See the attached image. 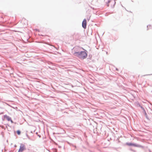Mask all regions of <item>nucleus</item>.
Returning <instances> with one entry per match:
<instances>
[{"label":"nucleus","instance_id":"1","mask_svg":"<svg viewBox=\"0 0 152 152\" xmlns=\"http://www.w3.org/2000/svg\"><path fill=\"white\" fill-rule=\"evenodd\" d=\"M81 48L80 47L74 48L73 50V51L74 52L73 54L75 56L78 57L80 58L84 59L87 56L86 53L85 51H81L80 52L77 51H80Z\"/></svg>","mask_w":152,"mask_h":152},{"label":"nucleus","instance_id":"2","mask_svg":"<svg viewBox=\"0 0 152 152\" xmlns=\"http://www.w3.org/2000/svg\"><path fill=\"white\" fill-rule=\"evenodd\" d=\"M26 149V147L24 145L21 144L18 152H22Z\"/></svg>","mask_w":152,"mask_h":152},{"label":"nucleus","instance_id":"3","mask_svg":"<svg viewBox=\"0 0 152 152\" xmlns=\"http://www.w3.org/2000/svg\"><path fill=\"white\" fill-rule=\"evenodd\" d=\"M4 119L7 120L8 121H10L12 123H13V121L11 119V118L9 116L7 115H4Z\"/></svg>","mask_w":152,"mask_h":152},{"label":"nucleus","instance_id":"4","mask_svg":"<svg viewBox=\"0 0 152 152\" xmlns=\"http://www.w3.org/2000/svg\"><path fill=\"white\" fill-rule=\"evenodd\" d=\"M86 25H87V21L86 20V19H85L83 20V22H82V27L83 28H86Z\"/></svg>","mask_w":152,"mask_h":152},{"label":"nucleus","instance_id":"5","mask_svg":"<svg viewBox=\"0 0 152 152\" xmlns=\"http://www.w3.org/2000/svg\"><path fill=\"white\" fill-rule=\"evenodd\" d=\"M126 145L129 146H136V145L135 144L132 143H126Z\"/></svg>","mask_w":152,"mask_h":152},{"label":"nucleus","instance_id":"6","mask_svg":"<svg viewBox=\"0 0 152 152\" xmlns=\"http://www.w3.org/2000/svg\"><path fill=\"white\" fill-rule=\"evenodd\" d=\"M111 3H113L115 5V1H110L109 2V4L108 5V6H109V5H110V4Z\"/></svg>","mask_w":152,"mask_h":152},{"label":"nucleus","instance_id":"7","mask_svg":"<svg viewBox=\"0 0 152 152\" xmlns=\"http://www.w3.org/2000/svg\"><path fill=\"white\" fill-rule=\"evenodd\" d=\"M16 132H17V134L18 135H19L20 134V132L19 130L17 131Z\"/></svg>","mask_w":152,"mask_h":152}]
</instances>
